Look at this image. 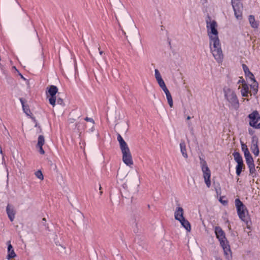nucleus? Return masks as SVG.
Instances as JSON below:
<instances>
[{"mask_svg": "<svg viewBox=\"0 0 260 260\" xmlns=\"http://www.w3.org/2000/svg\"><path fill=\"white\" fill-rule=\"evenodd\" d=\"M214 231L216 237L220 242L226 258L229 259L232 256V252L224 231L218 226L215 227Z\"/></svg>", "mask_w": 260, "mask_h": 260, "instance_id": "f257e3e1", "label": "nucleus"}, {"mask_svg": "<svg viewBox=\"0 0 260 260\" xmlns=\"http://www.w3.org/2000/svg\"><path fill=\"white\" fill-rule=\"evenodd\" d=\"M117 141L119 143L120 148L122 154L123 162L128 166H131L133 165V161L129 148L119 134L117 135Z\"/></svg>", "mask_w": 260, "mask_h": 260, "instance_id": "f03ea898", "label": "nucleus"}, {"mask_svg": "<svg viewBox=\"0 0 260 260\" xmlns=\"http://www.w3.org/2000/svg\"><path fill=\"white\" fill-rule=\"evenodd\" d=\"M210 48L215 59L219 63L223 59V54L219 38L209 39Z\"/></svg>", "mask_w": 260, "mask_h": 260, "instance_id": "7ed1b4c3", "label": "nucleus"}, {"mask_svg": "<svg viewBox=\"0 0 260 260\" xmlns=\"http://www.w3.org/2000/svg\"><path fill=\"white\" fill-rule=\"evenodd\" d=\"M223 91L229 108L236 110H238L239 107V102L235 92L227 87L223 88Z\"/></svg>", "mask_w": 260, "mask_h": 260, "instance_id": "20e7f679", "label": "nucleus"}, {"mask_svg": "<svg viewBox=\"0 0 260 260\" xmlns=\"http://www.w3.org/2000/svg\"><path fill=\"white\" fill-rule=\"evenodd\" d=\"M207 35L209 39L218 38L217 23L214 20H212L210 17L206 21Z\"/></svg>", "mask_w": 260, "mask_h": 260, "instance_id": "39448f33", "label": "nucleus"}, {"mask_svg": "<svg viewBox=\"0 0 260 260\" xmlns=\"http://www.w3.org/2000/svg\"><path fill=\"white\" fill-rule=\"evenodd\" d=\"M235 203L239 217L241 220L244 222H247L248 211L245 206L239 199H236Z\"/></svg>", "mask_w": 260, "mask_h": 260, "instance_id": "423d86ee", "label": "nucleus"}, {"mask_svg": "<svg viewBox=\"0 0 260 260\" xmlns=\"http://www.w3.org/2000/svg\"><path fill=\"white\" fill-rule=\"evenodd\" d=\"M46 91V95L48 98L49 104L54 107L55 106L56 98V93L58 92V88L55 85H50L47 87Z\"/></svg>", "mask_w": 260, "mask_h": 260, "instance_id": "0eeeda50", "label": "nucleus"}, {"mask_svg": "<svg viewBox=\"0 0 260 260\" xmlns=\"http://www.w3.org/2000/svg\"><path fill=\"white\" fill-rule=\"evenodd\" d=\"M232 5L234 11V15L238 20L242 19L243 5L240 0H232Z\"/></svg>", "mask_w": 260, "mask_h": 260, "instance_id": "6e6552de", "label": "nucleus"}, {"mask_svg": "<svg viewBox=\"0 0 260 260\" xmlns=\"http://www.w3.org/2000/svg\"><path fill=\"white\" fill-rule=\"evenodd\" d=\"M249 125L255 128H260V115L257 111H254L248 115Z\"/></svg>", "mask_w": 260, "mask_h": 260, "instance_id": "1a4fd4ad", "label": "nucleus"}, {"mask_svg": "<svg viewBox=\"0 0 260 260\" xmlns=\"http://www.w3.org/2000/svg\"><path fill=\"white\" fill-rule=\"evenodd\" d=\"M250 149L255 156H257L259 155V151L258 147V138L255 136H253L252 138Z\"/></svg>", "mask_w": 260, "mask_h": 260, "instance_id": "9d476101", "label": "nucleus"}, {"mask_svg": "<svg viewBox=\"0 0 260 260\" xmlns=\"http://www.w3.org/2000/svg\"><path fill=\"white\" fill-rule=\"evenodd\" d=\"M203 173V177L204 178L205 182L208 187H210L211 186V171L209 168H205V169L202 170Z\"/></svg>", "mask_w": 260, "mask_h": 260, "instance_id": "9b49d317", "label": "nucleus"}, {"mask_svg": "<svg viewBox=\"0 0 260 260\" xmlns=\"http://www.w3.org/2000/svg\"><path fill=\"white\" fill-rule=\"evenodd\" d=\"M6 212L11 222L13 221L16 214V212L14 209V207L8 204L6 207Z\"/></svg>", "mask_w": 260, "mask_h": 260, "instance_id": "f8f14e48", "label": "nucleus"}, {"mask_svg": "<svg viewBox=\"0 0 260 260\" xmlns=\"http://www.w3.org/2000/svg\"><path fill=\"white\" fill-rule=\"evenodd\" d=\"M45 144V138L43 135H40L38 138V143L36 147L39 149V152L41 154H44L45 151L43 149V146Z\"/></svg>", "mask_w": 260, "mask_h": 260, "instance_id": "ddd939ff", "label": "nucleus"}, {"mask_svg": "<svg viewBox=\"0 0 260 260\" xmlns=\"http://www.w3.org/2000/svg\"><path fill=\"white\" fill-rule=\"evenodd\" d=\"M8 245V254L7 255V259H11L15 258L16 256V254L15 253L14 249L13 248L12 245L11 244V242L10 241L7 242Z\"/></svg>", "mask_w": 260, "mask_h": 260, "instance_id": "4468645a", "label": "nucleus"}, {"mask_svg": "<svg viewBox=\"0 0 260 260\" xmlns=\"http://www.w3.org/2000/svg\"><path fill=\"white\" fill-rule=\"evenodd\" d=\"M184 210L182 207H177L175 213H174V217L175 219L178 221H180V220H182L185 218L184 216Z\"/></svg>", "mask_w": 260, "mask_h": 260, "instance_id": "2eb2a0df", "label": "nucleus"}, {"mask_svg": "<svg viewBox=\"0 0 260 260\" xmlns=\"http://www.w3.org/2000/svg\"><path fill=\"white\" fill-rule=\"evenodd\" d=\"M241 92L242 96L244 97H247L248 93H250V95L252 94L251 92L249 90V86L248 84L245 82L244 79H242V88Z\"/></svg>", "mask_w": 260, "mask_h": 260, "instance_id": "dca6fc26", "label": "nucleus"}, {"mask_svg": "<svg viewBox=\"0 0 260 260\" xmlns=\"http://www.w3.org/2000/svg\"><path fill=\"white\" fill-rule=\"evenodd\" d=\"M242 68L246 78H248L250 80H254L255 79L253 74L249 71V68L246 64H243Z\"/></svg>", "mask_w": 260, "mask_h": 260, "instance_id": "f3484780", "label": "nucleus"}, {"mask_svg": "<svg viewBox=\"0 0 260 260\" xmlns=\"http://www.w3.org/2000/svg\"><path fill=\"white\" fill-rule=\"evenodd\" d=\"M251 81H252L253 83L250 85V88L251 89L250 92L252 94L255 95L258 91V84L255 79Z\"/></svg>", "mask_w": 260, "mask_h": 260, "instance_id": "a211bd4d", "label": "nucleus"}, {"mask_svg": "<svg viewBox=\"0 0 260 260\" xmlns=\"http://www.w3.org/2000/svg\"><path fill=\"white\" fill-rule=\"evenodd\" d=\"M248 20L251 26L253 28H257L259 25L258 22H257L255 20L254 16L250 15L249 16Z\"/></svg>", "mask_w": 260, "mask_h": 260, "instance_id": "6ab92c4d", "label": "nucleus"}, {"mask_svg": "<svg viewBox=\"0 0 260 260\" xmlns=\"http://www.w3.org/2000/svg\"><path fill=\"white\" fill-rule=\"evenodd\" d=\"M166 94L168 104L171 108L173 106V101L172 95L168 88L163 90Z\"/></svg>", "mask_w": 260, "mask_h": 260, "instance_id": "aec40b11", "label": "nucleus"}, {"mask_svg": "<svg viewBox=\"0 0 260 260\" xmlns=\"http://www.w3.org/2000/svg\"><path fill=\"white\" fill-rule=\"evenodd\" d=\"M181 224L182 226L187 231L190 232L191 230V226L189 221L185 218L179 221Z\"/></svg>", "mask_w": 260, "mask_h": 260, "instance_id": "412c9836", "label": "nucleus"}, {"mask_svg": "<svg viewBox=\"0 0 260 260\" xmlns=\"http://www.w3.org/2000/svg\"><path fill=\"white\" fill-rule=\"evenodd\" d=\"M20 101L21 103L24 112L26 114L27 116H30L31 112L28 106L24 104V101L22 98L20 99Z\"/></svg>", "mask_w": 260, "mask_h": 260, "instance_id": "4be33fe9", "label": "nucleus"}, {"mask_svg": "<svg viewBox=\"0 0 260 260\" xmlns=\"http://www.w3.org/2000/svg\"><path fill=\"white\" fill-rule=\"evenodd\" d=\"M180 147L181 152L184 158H187L188 157V155H187L186 149V144H185L184 141L181 142V143H180Z\"/></svg>", "mask_w": 260, "mask_h": 260, "instance_id": "5701e85b", "label": "nucleus"}, {"mask_svg": "<svg viewBox=\"0 0 260 260\" xmlns=\"http://www.w3.org/2000/svg\"><path fill=\"white\" fill-rule=\"evenodd\" d=\"M235 160L237 164L243 163V159L240 153L235 152L233 154Z\"/></svg>", "mask_w": 260, "mask_h": 260, "instance_id": "b1692460", "label": "nucleus"}, {"mask_svg": "<svg viewBox=\"0 0 260 260\" xmlns=\"http://www.w3.org/2000/svg\"><path fill=\"white\" fill-rule=\"evenodd\" d=\"M248 167L249 169L250 174L252 175L253 177H255L256 175V170L255 169L254 164H253L252 165L251 164L250 165L248 166Z\"/></svg>", "mask_w": 260, "mask_h": 260, "instance_id": "393cba45", "label": "nucleus"}, {"mask_svg": "<svg viewBox=\"0 0 260 260\" xmlns=\"http://www.w3.org/2000/svg\"><path fill=\"white\" fill-rule=\"evenodd\" d=\"M244 166V165L243 163L237 164V165L236 166V174L238 176H239L240 175V174L241 173L242 169Z\"/></svg>", "mask_w": 260, "mask_h": 260, "instance_id": "a878e982", "label": "nucleus"}, {"mask_svg": "<svg viewBox=\"0 0 260 260\" xmlns=\"http://www.w3.org/2000/svg\"><path fill=\"white\" fill-rule=\"evenodd\" d=\"M159 86H160V87L162 89V90L166 89L167 88L166 84H165V83L164 82V81L163 80L162 78L161 79H159L158 80H156Z\"/></svg>", "mask_w": 260, "mask_h": 260, "instance_id": "bb28decb", "label": "nucleus"}, {"mask_svg": "<svg viewBox=\"0 0 260 260\" xmlns=\"http://www.w3.org/2000/svg\"><path fill=\"white\" fill-rule=\"evenodd\" d=\"M200 160L202 170L208 168L206 161L203 158L200 157Z\"/></svg>", "mask_w": 260, "mask_h": 260, "instance_id": "cd10ccee", "label": "nucleus"}, {"mask_svg": "<svg viewBox=\"0 0 260 260\" xmlns=\"http://www.w3.org/2000/svg\"><path fill=\"white\" fill-rule=\"evenodd\" d=\"M36 176L41 180L44 179V176L40 170H38L35 173Z\"/></svg>", "mask_w": 260, "mask_h": 260, "instance_id": "c85d7f7f", "label": "nucleus"}, {"mask_svg": "<svg viewBox=\"0 0 260 260\" xmlns=\"http://www.w3.org/2000/svg\"><path fill=\"white\" fill-rule=\"evenodd\" d=\"M155 77L156 80L162 78L161 76L157 69L155 70Z\"/></svg>", "mask_w": 260, "mask_h": 260, "instance_id": "c756f323", "label": "nucleus"}, {"mask_svg": "<svg viewBox=\"0 0 260 260\" xmlns=\"http://www.w3.org/2000/svg\"><path fill=\"white\" fill-rule=\"evenodd\" d=\"M241 149L242 151L244 153L249 151V150L247 148V145L245 144H244L243 143H241Z\"/></svg>", "mask_w": 260, "mask_h": 260, "instance_id": "7c9ffc66", "label": "nucleus"}, {"mask_svg": "<svg viewBox=\"0 0 260 260\" xmlns=\"http://www.w3.org/2000/svg\"><path fill=\"white\" fill-rule=\"evenodd\" d=\"M246 159V162L247 165V166L250 165L251 164L252 165L254 164V161L252 157L250 158H247Z\"/></svg>", "mask_w": 260, "mask_h": 260, "instance_id": "2f4dec72", "label": "nucleus"}, {"mask_svg": "<svg viewBox=\"0 0 260 260\" xmlns=\"http://www.w3.org/2000/svg\"><path fill=\"white\" fill-rule=\"evenodd\" d=\"M56 102L59 105H62L63 104V100L60 98H57Z\"/></svg>", "mask_w": 260, "mask_h": 260, "instance_id": "473e14b6", "label": "nucleus"}, {"mask_svg": "<svg viewBox=\"0 0 260 260\" xmlns=\"http://www.w3.org/2000/svg\"><path fill=\"white\" fill-rule=\"evenodd\" d=\"M244 156H245V159L247 158H250L252 157L251 155L250 154L249 151H248V152H246L245 153H244Z\"/></svg>", "mask_w": 260, "mask_h": 260, "instance_id": "72a5a7b5", "label": "nucleus"}, {"mask_svg": "<svg viewBox=\"0 0 260 260\" xmlns=\"http://www.w3.org/2000/svg\"><path fill=\"white\" fill-rule=\"evenodd\" d=\"M85 120L86 121H89V122H90L91 123H92L93 124L94 123V120L91 118H89V117H86L85 118Z\"/></svg>", "mask_w": 260, "mask_h": 260, "instance_id": "f704fd0d", "label": "nucleus"}, {"mask_svg": "<svg viewBox=\"0 0 260 260\" xmlns=\"http://www.w3.org/2000/svg\"><path fill=\"white\" fill-rule=\"evenodd\" d=\"M46 219L45 218H43L42 219V224L44 225L45 226H46Z\"/></svg>", "mask_w": 260, "mask_h": 260, "instance_id": "c9c22d12", "label": "nucleus"}, {"mask_svg": "<svg viewBox=\"0 0 260 260\" xmlns=\"http://www.w3.org/2000/svg\"><path fill=\"white\" fill-rule=\"evenodd\" d=\"M98 50H99V51L100 54L101 55H102L103 54V53H104V52H103V51H101V50H100V47H98Z\"/></svg>", "mask_w": 260, "mask_h": 260, "instance_id": "e433bc0d", "label": "nucleus"}, {"mask_svg": "<svg viewBox=\"0 0 260 260\" xmlns=\"http://www.w3.org/2000/svg\"><path fill=\"white\" fill-rule=\"evenodd\" d=\"M242 78H241L238 81V83H242Z\"/></svg>", "mask_w": 260, "mask_h": 260, "instance_id": "4c0bfd02", "label": "nucleus"}, {"mask_svg": "<svg viewBox=\"0 0 260 260\" xmlns=\"http://www.w3.org/2000/svg\"><path fill=\"white\" fill-rule=\"evenodd\" d=\"M190 119H191V117H190V116H188L186 117V119H187V120H190Z\"/></svg>", "mask_w": 260, "mask_h": 260, "instance_id": "58836bf2", "label": "nucleus"}, {"mask_svg": "<svg viewBox=\"0 0 260 260\" xmlns=\"http://www.w3.org/2000/svg\"><path fill=\"white\" fill-rule=\"evenodd\" d=\"M216 260H222V259L221 258H220L219 257H216Z\"/></svg>", "mask_w": 260, "mask_h": 260, "instance_id": "ea45409f", "label": "nucleus"}, {"mask_svg": "<svg viewBox=\"0 0 260 260\" xmlns=\"http://www.w3.org/2000/svg\"><path fill=\"white\" fill-rule=\"evenodd\" d=\"M70 122H73L74 119H70Z\"/></svg>", "mask_w": 260, "mask_h": 260, "instance_id": "a19ab883", "label": "nucleus"}, {"mask_svg": "<svg viewBox=\"0 0 260 260\" xmlns=\"http://www.w3.org/2000/svg\"><path fill=\"white\" fill-rule=\"evenodd\" d=\"M190 131L193 133V128L192 127L191 128Z\"/></svg>", "mask_w": 260, "mask_h": 260, "instance_id": "79ce46f5", "label": "nucleus"}, {"mask_svg": "<svg viewBox=\"0 0 260 260\" xmlns=\"http://www.w3.org/2000/svg\"><path fill=\"white\" fill-rule=\"evenodd\" d=\"M101 189H102V187H101V185H100L99 189L101 190Z\"/></svg>", "mask_w": 260, "mask_h": 260, "instance_id": "37998d69", "label": "nucleus"}, {"mask_svg": "<svg viewBox=\"0 0 260 260\" xmlns=\"http://www.w3.org/2000/svg\"><path fill=\"white\" fill-rule=\"evenodd\" d=\"M102 193H103V192H102V191H101L100 192V194L101 195L102 194Z\"/></svg>", "mask_w": 260, "mask_h": 260, "instance_id": "c03bdc74", "label": "nucleus"}, {"mask_svg": "<svg viewBox=\"0 0 260 260\" xmlns=\"http://www.w3.org/2000/svg\"><path fill=\"white\" fill-rule=\"evenodd\" d=\"M188 125H189V126L190 125V122L188 123Z\"/></svg>", "mask_w": 260, "mask_h": 260, "instance_id": "a18cd8bd", "label": "nucleus"}]
</instances>
